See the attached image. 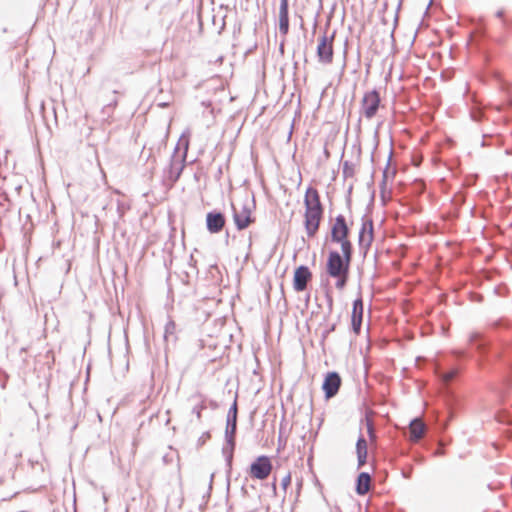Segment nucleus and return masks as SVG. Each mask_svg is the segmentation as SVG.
Listing matches in <instances>:
<instances>
[{"mask_svg": "<svg viewBox=\"0 0 512 512\" xmlns=\"http://www.w3.org/2000/svg\"><path fill=\"white\" fill-rule=\"evenodd\" d=\"M3 378V383H2V387L4 388L5 387V381L8 379V375L7 373L0 368V379Z\"/></svg>", "mask_w": 512, "mask_h": 512, "instance_id": "37998d69", "label": "nucleus"}, {"mask_svg": "<svg viewBox=\"0 0 512 512\" xmlns=\"http://www.w3.org/2000/svg\"><path fill=\"white\" fill-rule=\"evenodd\" d=\"M371 475L369 472H360L355 481V492L359 496H364L370 489Z\"/></svg>", "mask_w": 512, "mask_h": 512, "instance_id": "aec40b11", "label": "nucleus"}, {"mask_svg": "<svg viewBox=\"0 0 512 512\" xmlns=\"http://www.w3.org/2000/svg\"><path fill=\"white\" fill-rule=\"evenodd\" d=\"M313 274L306 265H300L295 268L293 273V289L296 292H302L307 289L308 283L312 280Z\"/></svg>", "mask_w": 512, "mask_h": 512, "instance_id": "f8f14e48", "label": "nucleus"}, {"mask_svg": "<svg viewBox=\"0 0 512 512\" xmlns=\"http://www.w3.org/2000/svg\"><path fill=\"white\" fill-rule=\"evenodd\" d=\"M342 173L344 179L353 177L355 174V165L350 161H344L342 164Z\"/></svg>", "mask_w": 512, "mask_h": 512, "instance_id": "393cba45", "label": "nucleus"}, {"mask_svg": "<svg viewBox=\"0 0 512 512\" xmlns=\"http://www.w3.org/2000/svg\"><path fill=\"white\" fill-rule=\"evenodd\" d=\"M228 239H229V233H228V232H226V239H225L226 244H228Z\"/></svg>", "mask_w": 512, "mask_h": 512, "instance_id": "13d9d810", "label": "nucleus"}, {"mask_svg": "<svg viewBox=\"0 0 512 512\" xmlns=\"http://www.w3.org/2000/svg\"><path fill=\"white\" fill-rule=\"evenodd\" d=\"M452 355L456 360H461L467 357V353L463 350H454Z\"/></svg>", "mask_w": 512, "mask_h": 512, "instance_id": "f704fd0d", "label": "nucleus"}, {"mask_svg": "<svg viewBox=\"0 0 512 512\" xmlns=\"http://www.w3.org/2000/svg\"><path fill=\"white\" fill-rule=\"evenodd\" d=\"M210 437H211V434H210V432H209V431L204 432V433H203V434L198 438V440H197V445H198L199 447H200V446H203V445L206 443V441H207L208 439H210Z\"/></svg>", "mask_w": 512, "mask_h": 512, "instance_id": "2f4dec72", "label": "nucleus"}, {"mask_svg": "<svg viewBox=\"0 0 512 512\" xmlns=\"http://www.w3.org/2000/svg\"><path fill=\"white\" fill-rule=\"evenodd\" d=\"M207 407H210L212 410H216L219 407V404L215 400H207L206 399Z\"/></svg>", "mask_w": 512, "mask_h": 512, "instance_id": "ea45409f", "label": "nucleus"}, {"mask_svg": "<svg viewBox=\"0 0 512 512\" xmlns=\"http://www.w3.org/2000/svg\"><path fill=\"white\" fill-rule=\"evenodd\" d=\"M432 2V0H430V3Z\"/></svg>", "mask_w": 512, "mask_h": 512, "instance_id": "680f3d73", "label": "nucleus"}, {"mask_svg": "<svg viewBox=\"0 0 512 512\" xmlns=\"http://www.w3.org/2000/svg\"><path fill=\"white\" fill-rule=\"evenodd\" d=\"M336 329V324H332L330 325L324 332H323V337H327L328 334H330L331 332L335 331Z\"/></svg>", "mask_w": 512, "mask_h": 512, "instance_id": "a19ab883", "label": "nucleus"}, {"mask_svg": "<svg viewBox=\"0 0 512 512\" xmlns=\"http://www.w3.org/2000/svg\"><path fill=\"white\" fill-rule=\"evenodd\" d=\"M153 151H154V147H149L148 148V154H147V156L145 158V161L148 162L149 160H152L153 165H155L156 159L153 156ZM152 169H154V166H152Z\"/></svg>", "mask_w": 512, "mask_h": 512, "instance_id": "c9c22d12", "label": "nucleus"}, {"mask_svg": "<svg viewBox=\"0 0 512 512\" xmlns=\"http://www.w3.org/2000/svg\"><path fill=\"white\" fill-rule=\"evenodd\" d=\"M146 149H147V147H146V145H144L143 150H142V152H141V156H140V158H143V157H144V153H145V150H146Z\"/></svg>", "mask_w": 512, "mask_h": 512, "instance_id": "4d7b16f0", "label": "nucleus"}, {"mask_svg": "<svg viewBox=\"0 0 512 512\" xmlns=\"http://www.w3.org/2000/svg\"><path fill=\"white\" fill-rule=\"evenodd\" d=\"M469 344L482 357L486 356L491 348V342L480 332H472L468 338Z\"/></svg>", "mask_w": 512, "mask_h": 512, "instance_id": "4468645a", "label": "nucleus"}, {"mask_svg": "<svg viewBox=\"0 0 512 512\" xmlns=\"http://www.w3.org/2000/svg\"><path fill=\"white\" fill-rule=\"evenodd\" d=\"M391 155H392V150H390V152H389L388 160H387L385 169L383 170V177H382V181L380 183V188H381L382 192H383V190H384V188L386 186V181H387L388 174H389Z\"/></svg>", "mask_w": 512, "mask_h": 512, "instance_id": "bb28decb", "label": "nucleus"}, {"mask_svg": "<svg viewBox=\"0 0 512 512\" xmlns=\"http://www.w3.org/2000/svg\"><path fill=\"white\" fill-rule=\"evenodd\" d=\"M505 385L507 386V388L512 387V378L510 376H507L505 378Z\"/></svg>", "mask_w": 512, "mask_h": 512, "instance_id": "de8ad7c7", "label": "nucleus"}, {"mask_svg": "<svg viewBox=\"0 0 512 512\" xmlns=\"http://www.w3.org/2000/svg\"><path fill=\"white\" fill-rule=\"evenodd\" d=\"M291 484V474L288 473L286 476L283 477L282 481H281V487L284 491L287 490V488L290 486Z\"/></svg>", "mask_w": 512, "mask_h": 512, "instance_id": "72a5a7b5", "label": "nucleus"}, {"mask_svg": "<svg viewBox=\"0 0 512 512\" xmlns=\"http://www.w3.org/2000/svg\"><path fill=\"white\" fill-rule=\"evenodd\" d=\"M198 397L200 399V402L195 405L192 409V413L196 415L198 421L201 420L202 417V411L207 409L206 404V397H204L202 394L198 393L197 395H194L193 398Z\"/></svg>", "mask_w": 512, "mask_h": 512, "instance_id": "5701e85b", "label": "nucleus"}, {"mask_svg": "<svg viewBox=\"0 0 512 512\" xmlns=\"http://www.w3.org/2000/svg\"><path fill=\"white\" fill-rule=\"evenodd\" d=\"M400 7H401V1L398 3V6H397V10H396V13H395V16H394V26H393V29L391 31V36L393 37V34H394V30L397 26V23H398V12L400 10Z\"/></svg>", "mask_w": 512, "mask_h": 512, "instance_id": "4c0bfd02", "label": "nucleus"}, {"mask_svg": "<svg viewBox=\"0 0 512 512\" xmlns=\"http://www.w3.org/2000/svg\"><path fill=\"white\" fill-rule=\"evenodd\" d=\"M222 175H223V167H222V165H220V166L218 167V169H217V172L215 173V179H216L217 181H220V179H221Z\"/></svg>", "mask_w": 512, "mask_h": 512, "instance_id": "79ce46f5", "label": "nucleus"}, {"mask_svg": "<svg viewBox=\"0 0 512 512\" xmlns=\"http://www.w3.org/2000/svg\"><path fill=\"white\" fill-rule=\"evenodd\" d=\"M410 439L412 441H419L424 432V424L420 418L415 417L409 423Z\"/></svg>", "mask_w": 512, "mask_h": 512, "instance_id": "4be33fe9", "label": "nucleus"}, {"mask_svg": "<svg viewBox=\"0 0 512 512\" xmlns=\"http://www.w3.org/2000/svg\"><path fill=\"white\" fill-rule=\"evenodd\" d=\"M214 476H215V474H214V473H212V474L210 475V481H209V492L212 490Z\"/></svg>", "mask_w": 512, "mask_h": 512, "instance_id": "09e8293b", "label": "nucleus"}, {"mask_svg": "<svg viewBox=\"0 0 512 512\" xmlns=\"http://www.w3.org/2000/svg\"><path fill=\"white\" fill-rule=\"evenodd\" d=\"M391 174H392V176H394L396 174V170L395 169L392 170Z\"/></svg>", "mask_w": 512, "mask_h": 512, "instance_id": "052dcab7", "label": "nucleus"}, {"mask_svg": "<svg viewBox=\"0 0 512 512\" xmlns=\"http://www.w3.org/2000/svg\"><path fill=\"white\" fill-rule=\"evenodd\" d=\"M411 473H412V472H411V470H410V471H407V472L402 471V476H403L404 478H406V479H409V478L411 477Z\"/></svg>", "mask_w": 512, "mask_h": 512, "instance_id": "8fccbe9b", "label": "nucleus"}, {"mask_svg": "<svg viewBox=\"0 0 512 512\" xmlns=\"http://www.w3.org/2000/svg\"><path fill=\"white\" fill-rule=\"evenodd\" d=\"M433 373L441 384L442 398L448 410V416L444 417L441 413L435 416V426L440 434H443L449 426L450 421L455 417L460 407V398L454 392L451 385L458 378L461 368H446L440 360H434L432 364Z\"/></svg>", "mask_w": 512, "mask_h": 512, "instance_id": "f257e3e1", "label": "nucleus"}, {"mask_svg": "<svg viewBox=\"0 0 512 512\" xmlns=\"http://www.w3.org/2000/svg\"><path fill=\"white\" fill-rule=\"evenodd\" d=\"M305 212L324 214V206L319 192L313 186H308L304 196Z\"/></svg>", "mask_w": 512, "mask_h": 512, "instance_id": "9b49d317", "label": "nucleus"}, {"mask_svg": "<svg viewBox=\"0 0 512 512\" xmlns=\"http://www.w3.org/2000/svg\"><path fill=\"white\" fill-rule=\"evenodd\" d=\"M352 189H353V186H352V185H350V187H349V189H348V193H351Z\"/></svg>", "mask_w": 512, "mask_h": 512, "instance_id": "bf43d9fd", "label": "nucleus"}, {"mask_svg": "<svg viewBox=\"0 0 512 512\" xmlns=\"http://www.w3.org/2000/svg\"><path fill=\"white\" fill-rule=\"evenodd\" d=\"M325 297H326V302H327L328 308L331 311L332 307H333V297L329 291H326Z\"/></svg>", "mask_w": 512, "mask_h": 512, "instance_id": "58836bf2", "label": "nucleus"}, {"mask_svg": "<svg viewBox=\"0 0 512 512\" xmlns=\"http://www.w3.org/2000/svg\"><path fill=\"white\" fill-rule=\"evenodd\" d=\"M341 383L342 380L338 372H327L322 383V390L324 392L325 398L331 399L335 397L339 392Z\"/></svg>", "mask_w": 512, "mask_h": 512, "instance_id": "9d476101", "label": "nucleus"}, {"mask_svg": "<svg viewBox=\"0 0 512 512\" xmlns=\"http://www.w3.org/2000/svg\"><path fill=\"white\" fill-rule=\"evenodd\" d=\"M328 252L325 270L329 277H337L341 274H350V266L353 259L354 250L341 249Z\"/></svg>", "mask_w": 512, "mask_h": 512, "instance_id": "20e7f679", "label": "nucleus"}, {"mask_svg": "<svg viewBox=\"0 0 512 512\" xmlns=\"http://www.w3.org/2000/svg\"><path fill=\"white\" fill-rule=\"evenodd\" d=\"M237 419H238V404H237V395L230 406L227 417H226V427H225V445L222 448V454L225 457L227 473L229 474L232 469V462L234 451L236 447V433H237Z\"/></svg>", "mask_w": 512, "mask_h": 512, "instance_id": "7ed1b4c3", "label": "nucleus"}, {"mask_svg": "<svg viewBox=\"0 0 512 512\" xmlns=\"http://www.w3.org/2000/svg\"><path fill=\"white\" fill-rule=\"evenodd\" d=\"M323 215L324 214L311 212L304 213V227L308 237H315L319 230Z\"/></svg>", "mask_w": 512, "mask_h": 512, "instance_id": "f3484780", "label": "nucleus"}, {"mask_svg": "<svg viewBox=\"0 0 512 512\" xmlns=\"http://www.w3.org/2000/svg\"><path fill=\"white\" fill-rule=\"evenodd\" d=\"M492 145H501L500 137L494 134H483L481 146L486 147Z\"/></svg>", "mask_w": 512, "mask_h": 512, "instance_id": "b1692460", "label": "nucleus"}, {"mask_svg": "<svg viewBox=\"0 0 512 512\" xmlns=\"http://www.w3.org/2000/svg\"><path fill=\"white\" fill-rule=\"evenodd\" d=\"M362 422H365L366 428H367V434L371 440L375 438V432H374V426L373 422L370 419V417L366 414L364 419L361 420Z\"/></svg>", "mask_w": 512, "mask_h": 512, "instance_id": "cd10ccee", "label": "nucleus"}, {"mask_svg": "<svg viewBox=\"0 0 512 512\" xmlns=\"http://www.w3.org/2000/svg\"><path fill=\"white\" fill-rule=\"evenodd\" d=\"M356 454L357 467L361 468L367 463L368 459V444L362 433H360L356 441Z\"/></svg>", "mask_w": 512, "mask_h": 512, "instance_id": "6ab92c4d", "label": "nucleus"}, {"mask_svg": "<svg viewBox=\"0 0 512 512\" xmlns=\"http://www.w3.org/2000/svg\"><path fill=\"white\" fill-rule=\"evenodd\" d=\"M189 140L180 138L167 167L163 170L162 184L166 190L174 187L186 166Z\"/></svg>", "mask_w": 512, "mask_h": 512, "instance_id": "f03ea898", "label": "nucleus"}, {"mask_svg": "<svg viewBox=\"0 0 512 512\" xmlns=\"http://www.w3.org/2000/svg\"><path fill=\"white\" fill-rule=\"evenodd\" d=\"M473 121L480 122L484 118V113L480 109H473L470 113Z\"/></svg>", "mask_w": 512, "mask_h": 512, "instance_id": "c756f323", "label": "nucleus"}, {"mask_svg": "<svg viewBox=\"0 0 512 512\" xmlns=\"http://www.w3.org/2000/svg\"><path fill=\"white\" fill-rule=\"evenodd\" d=\"M233 210V221L238 231L246 229L252 222L251 210L247 205H243L238 211L234 204H231Z\"/></svg>", "mask_w": 512, "mask_h": 512, "instance_id": "dca6fc26", "label": "nucleus"}, {"mask_svg": "<svg viewBox=\"0 0 512 512\" xmlns=\"http://www.w3.org/2000/svg\"><path fill=\"white\" fill-rule=\"evenodd\" d=\"M364 304L361 297L356 298L352 303L351 329L355 334H359L363 322Z\"/></svg>", "mask_w": 512, "mask_h": 512, "instance_id": "2eb2a0df", "label": "nucleus"}, {"mask_svg": "<svg viewBox=\"0 0 512 512\" xmlns=\"http://www.w3.org/2000/svg\"><path fill=\"white\" fill-rule=\"evenodd\" d=\"M257 48V43H254L252 47H249L246 52H245V55H249L251 54L255 49Z\"/></svg>", "mask_w": 512, "mask_h": 512, "instance_id": "49530a36", "label": "nucleus"}, {"mask_svg": "<svg viewBox=\"0 0 512 512\" xmlns=\"http://www.w3.org/2000/svg\"><path fill=\"white\" fill-rule=\"evenodd\" d=\"M451 443V438L440 435L437 440V445L440 447H446Z\"/></svg>", "mask_w": 512, "mask_h": 512, "instance_id": "473e14b6", "label": "nucleus"}, {"mask_svg": "<svg viewBox=\"0 0 512 512\" xmlns=\"http://www.w3.org/2000/svg\"><path fill=\"white\" fill-rule=\"evenodd\" d=\"M205 222L208 232L211 234H217L223 230L226 223V217L224 213L214 209L206 214Z\"/></svg>", "mask_w": 512, "mask_h": 512, "instance_id": "ddd939ff", "label": "nucleus"}, {"mask_svg": "<svg viewBox=\"0 0 512 512\" xmlns=\"http://www.w3.org/2000/svg\"><path fill=\"white\" fill-rule=\"evenodd\" d=\"M273 491L276 492V478H274V481L272 483Z\"/></svg>", "mask_w": 512, "mask_h": 512, "instance_id": "6e6d98bb", "label": "nucleus"}, {"mask_svg": "<svg viewBox=\"0 0 512 512\" xmlns=\"http://www.w3.org/2000/svg\"><path fill=\"white\" fill-rule=\"evenodd\" d=\"M508 326L507 322L505 320L499 319L493 323V327L495 329L499 328H506Z\"/></svg>", "mask_w": 512, "mask_h": 512, "instance_id": "e433bc0d", "label": "nucleus"}, {"mask_svg": "<svg viewBox=\"0 0 512 512\" xmlns=\"http://www.w3.org/2000/svg\"><path fill=\"white\" fill-rule=\"evenodd\" d=\"M117 104H118L117 99H113L106 106H104L103 113L109 115L110 111H112L117 106Z\"/></svg>", "mask_w": 512, "mask_h": 512, "instance_id": "7c9ffc66", "label": "nucleus"}, {"mask_svg": "<svg viewBox=\"0 0 512 512\" xmlns=\"http://www.w3.org/2000/svg\"><path fill=\"white\" fill-rule=\"evenodd\" d=\"M496 16H497L498 18H503V16H504V11H503V10H499V11H497Z\"/></svg>", "mask_w": 512, "mask_h": 512, "instance_id": "603ef678", "label": "nucleus"}, {"mask_svg": "<svg viewBox=\"0 0 512 512\" xmlns=\"http://www.w3.org/2000/svg\"><path fill=\"white\" fill-rule=\"evenodd\" d=\"M161 146H166V143L162 140L157 147V150L159 151L161 149Z\"/></svg>", "mask_w": 512, "mask_h": 512, "instance_id": "5fc2aeb1", "label": "nucleus"}, {"mask_svg": "<svg viewBox=\"0 0 512 512\" xmlns=\"http://www.w3.org/2000/svg\"><path fill=\"white\" fill-rule=\"evenodd\" d=\"M289 0H280L279 7V32L286 36L289 32Z\"/></svg>", "mask_w": 512, "mask_h": 512, "instance_id": "a211bd4d", "label": "nucleus"}, {"mask_svg": "<svg viewBox=\"0 0 512 512\" xmlns=\"http://www.w3.org/2000/svg\"><path fill=\"white\" fill-rule=\"evenodd\" d=\"M381 104V97L379 91L373 89L364 94L361 101V112L367 119H372L376 116Z\"/></svg>", "mask_w": 512, "mask_h": 512, "instance_id": "0eeeda50", "label": "nucleus"}, {"mask_svg": "<svg viewBox=\"0 0 512 512\" xmlns=\"http://www.w3.org/2000/svg\"><path fill=\"white\" fill-rule=\"evenodd\" d=\"M498 422L510 424L512 421L511 416L507 412H500L497 414Z\"/></svg>", "mask_w": 512, "mask_h": 512, "instance_id": "c85d7f7f", "label": "nucleus"}, {"mask_svg": "<svg viewBox=\"0 0 512 512\" xmlns=\"http://www.w3.org/2000/svg\"><path fill=\"white\" fill-rule=\"evenodd\" d=\"M241 493L243 496H246L248 494L247 488L245 485H242L241 487Z\"/></svg>", "mask_w": 512, "mask_h": 512, "instance_id": "3c124183", "label": "nucleus"}, {"mask_svg": "<svg viewBox=\"0 0 512 512\" xmlns=\"http://www.w3.org/2000/svg\"><path fill=\"white\" fill-rule=\"evenodd\" d=\"M166 349H169L171 346L174 347L178 340L176 335V323L170 319L165 325L164 335H163Z\"/></svg>", "mask_w": 512, "mask_h": 512, "instance_id": "412c9836", "label": "nucleus"}, {"mask_svg": "<svg viewBox=\"0 0 512 512\" xmlns=\"http://www.w3.org/2000/svg\"><path fill=\"white\" fill-rule=\"evenodd\" d=\"M436 456H442L445 454V447L438 446L436 451L434 452Z\"/></svg>", "mask_w": 512, "mask_h": 512, "instance_id": "c03bdc74", "label": "nucleus"}, {"mask_svg": "<svg viewBox=\"0 0 512 512\" xmlns=\"http://www.w3.org/2000/svg\"><path fill=\"white\" fill-rule=\"evenodd\" d=\"M279 51H280V53H281V54H283V53H284V42H281V43H280Z\"/></svg>", "mask_w": 512, "mask_h": 512, "instance_id": "864d4df0", "label": "nucleus"}, {"mask_svg": "<svg viewBox=\"0 0 512 512\" xmlns=\"http://www.w3.org/2000/svg\"><path fill=\"white\" fill-rule=\"evenodd\" d=\"M272 470V462L266 455L258 456L249 467V475L258 480H265Z\"/></svg>", "mask_w": 512, "mask_h": 512, "instance_id": "6e6552de", "label": "nucleus"}, {"mask_svg": "<svg viewBox=\"0 0 512 512\" xmlns=\"http://www.w3.org/2000/svg\"><path fill=\"white\" fill-rule=\"evenodd\" d=\"M454 199H455V201H456V203H457L458 205H462V204H463V202L465 201V197H464V195H462V194H460L458 198H457V197H455Z\"/></svg>", "mask_w": 512, "mask_h": 512, "instance_id": "a18cd8bd", "label": "nucleus"}, {"mask_svg": "<svg viewBox=\"0 0 512 512\" xmlns=\"http://www.w3.org/2000/svg\"><path fill=\"white\" fill-rule=\"evenodd\" d=\"M333 278L336 279V282H335L336 288L338 290H343L348 283L349 274H341L340 276L333 277Z\"/></svg>", "mask_w": 512, "mask_h": 512, "instance_id": "a878e982", "label": "nucleus"}, {"mask_svg": "<svg viewBox=\"0 0 512 512\" xmlns=\"http://www.w3.org/2000/svg\"><path fill=\"white\" fill-rule=\"evenodd\" d=\"M350 233L351 229L347 224L345 216L342 214L337 215L330 228L331 242L340 244L341 249L354 250L353 244L349 239Z\"/></svg>", "mask_w": 512, "mask_h": 512, "instance_id": "39448f33", "label": "nucleus"}, {"mask_svg": "<svg viewBox=\"0 0 512 512\" xmlns=\"http://www.w3.org/2000/svg\"><path fill=\"white\" fill-rule=\"evenodd\" d=\"M374 240V223L372 218L364 215L358 235V244L360 249L367 251Z\"/></svg>", "mask_w": 512, "mask_h": 512, "instance_id": "1a4fd4ad", "label": "nucleus"}, {"mask_svg": "<svg viewBox=\"0 0 512 512\" xmlns=\"http://www.w3.org/2000/svg\"><path fill=\"white\" fill-rule=\"evenodd\" d=\"M336 31H333L331 36L328 37L326 33L318 39V45L316 48V55L318 61L324 65L331 64L334 57L333 41Z\"/></svg>", "mask_w": 512, "mask_h": 512, "instance_id": "423d86ee", "label": "nucleus"}]
</instances>
